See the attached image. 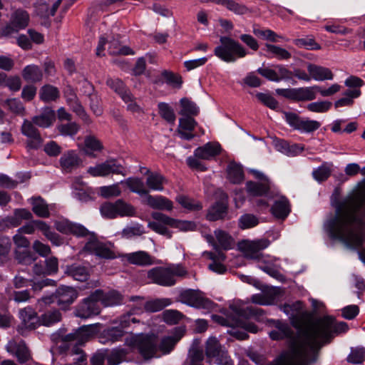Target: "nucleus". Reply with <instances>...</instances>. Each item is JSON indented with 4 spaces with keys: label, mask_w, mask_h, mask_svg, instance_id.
<instances>
[{
    "label": "nucleus",
    "mask_w": 365,
    "mask_h": 365,
    "mask_svg": "<svg viewBox=\"0 0 365 365\" xmlns=\"http://www.w3.org/2000/svg\"><path fill=\"white\" fill-rule=\"evenodd\" d=\"M180 301L185 304L197 309L210 310L213 309V302L203 296V293L199 290L187 289L180 294Z\"/></svg>",
    "instance_id": "obj_9"
},
{
    "label": "nucleus",
    "mask_w": 365,
    "mask_h": 365,
    "mask_svg": "<svg viewBox=\"0 0 365 365\" xmlns=\"http://www.w3.org/2000/svg\"><path fill=\"white\" fill-rule=\"evenodd\" d=\"M106 85L119 95L123 101L130 99V96L128 94L130 91L120 79L108 78L106 80Z\"/></svg>",
    "instance_id": "obj_30"
},
{
    "label": "nucleus",
    "mask_w": 365,
    "mask_h": 365,
    "mask_svg": "<svg viewBox=\"0 0 365 365\" xmlns=\"http://www.w3.org/2000/svg\"><path fill=\"white\" fill-rule=\"evenodd\" d=\"M62 319L61 313L58 310L48 311L41 317V322L42 324L49 327L58 322Z\"/></svg>",
    "instance_id": "obj_49"
},
{
    "label": "nucleus",
    "mask_w": 365,
    "mask_h": 365,
    "mask_svg": "<svg viewBox=\"0 0 365 365\" xmlns=\"http://www.w3.org/2000/svg\"><path fill=\"white\" fill-rule=\"evenodd\" d=\"M14 214V217L12 222L15 226L19 225L22 220H31L33 218L32 213L25 208L16 209Z\"/></svg>",
    "instance_id": "obj_60"
},
{
    "label": "nucleus",
    "mask_w": 365,
    "mask_h": 365,
    "mask_svg": "<svg viewBox=\"0 0 365 365\" xmlns=\"http://www.w3.org/2000/svg\"><path fill=\"white\" fill-rule=\"evenodd\" d=\"M105 307L114 306L121 304L123 296L117 291L112 290L106 294L101 290L99 302Z\"/></svg>",
    "instance_id": "obj_37"
},
{
    "label": "nucleus",
    "mask_w": 365,
    "mask_h": 365,
    "mask_svg": "<svg viewBox=\"0 0 365 365\" xmlns=\"http://www.w3.org/2000/svg\"><path fill=\"white\" fill-rule=\"evenodd\" d=\"M17 177L19 180H15L11 179L6 175L1 174L0 186L6 188L12 189L16 187L19 183L23 182L24 181V178L28 179L29 178L24 174H18Z\"/></svg>",
    "instance_id": "obj_51"
},
{
    "label": "nucleus",
    "mask_w": 365,
    "mask_h": 365,
    "mask_svg": "<svg viewBox=\"0 0 365 365\" xmlns=\"http://www.w3.org/2000/svg\"><path fill=\"white\" fill-rule=\"evenodd\" d=\"M123 257L130 264L138 266H150L155 264L154 258L144 251L128 253L123 255Z\"/></svg>",
    "instance_id": "obj_22"
},
{
    "label": "nucleus",
    "mask_w": 365,
    "mask_h": 365,
    "mask_svg": "<svg viewBox=\"0 0 365 365\" xmlns=\"http://www.w3.org/2000/svg\"><path fill=\"white\" fill-rule=\"evenodd\" d=\"M29 200L31 210L37 217L47 218L50 216L48 205L41 197H33Z\"/></svg>",
    "instance_id": "obj_28"
},
{
    "label": "nucleus",
    "mask_w": 365,
    "mask_h": 365,
    "mask_svg": "<svg viewBox=\"0 0 365 365\" xmlns=\"http://www.w3.org/2000/svg\"><path fill=\"white\" fill-rule=\"evenodd\" d=\"M46 222L39 220H33L21 227L17 231L21 234L32 235L37 229L42 232L45 230Z\"/></svg>",
    "instance_id": "obj_43"
},
{
    "label": "nucleus",
    "mask_w": 365,
    "mask_h": 365,
    "mask_svg": "<svg viewBox=\"0 0 365 365\" xmlns=\"http://www.w3.org/2000/svg\"><path fill=\"white\" fill-rule=\"evenodd\" d=\"M15 259L22 264H31L35 260L31 252L27 250H16Z\"/></svg>",
    "instance_id": "obj_61"
},
{
    "label": "nucleus",
    "mask_w": 365,
    "mask_h": 365,
    "mask_svg": "<svg viewBox=\"0 0 365 365\" xmlns=\"http://www.w3.org/2000/svg\"><path fill=\"white\" fill-rule=\"evenodd\" d=\"M103 150V143L94 135H87L84 139V153L91 158H96V153H100Z\"/></svg>",
    "instance_id": "obj_27"
},
{
    "label": "nucleus",
    "mask_w": 365,
    "mask_h": 365,
    "mask_svg": "<svg viewBox=\"0 0 365 365\" xmlns=\"http://www.w3.org/2000/svg\"><path fill=\"white\" fill-rule=\"evenodd\" d=\"M265 47L267 52L271 55L270 57H275L279 60H287L292 56L287 50L279 46L266 43Z\"/></svg>",
    "instance_id": "obj_42"
},
{
    "label": "nucleus",
    "mask_w": 365,
    "mask_h": 365,
    "mask_svg": "<svg viewBox=\"0 0 365 365\" xmlns=\"http://www.w3.org/2000/svg\"><path fill=\"white\" fill-rule=\"evenodd\" d=\"M101 290L97 289L89 297L85 298L76 308V317L87 319L100 314L99 297Z\"/></svg>",
    "instance_id": "obj_8"
},
{
    "label": "nucleus",
    "mask_w": 365,
    "mask_h": 365,
    "mask_svg": "<svg viewBox=\"0 0 365 365\" xmlns=\"http://www.w3.org/2000/svg\"><path fill=\"white\" fill-rule=\"evenodd\" d=\"M123 167L117 160L110 158L102 163L88 168L87 172L93 177H106L110 174H123Z\"/></svg>",
    "instance_id": "obj_12"
},
{
    "label": "nucleus",
    "mask_w": 365,
    "mask_h": 365,
    "mask_svg": "<svg viewBox=\"0 0 365 365\" xmlns=\"http://www.w3.org/2000/svg\"><path fill=\"white\" fill-rule=\"evenodd\" d=\"M6 349L14 355L20 364H24L32 359L31 351L23 340H10L6 346Z\"/></svg>",
    "instance_id": "obj_14"
},
{
    "label": "nucleus",
    "mask_w": 365,
    "mask_h": 365,
    "mask_svg": "<svg viewBox=\"0 0 365 365\" xmlns=\"http://www.w3.org/2000/svg\"><path fill=\"white\" fill-rule=\"evenodd\" d=\"M319 86H313L309 87H301L297 88L296 101H310L317 98V93L319 92Z\"/></svg>",
    "instance_id": "obj_31"
},
{
    "label": "nucleus",
    "mask_w": 365,
    "mask_h": 365,
    "mask_svg": "<svg viewBox=\"0 0 365 365\" xmlns=\"http://www.w3.org/2000/svg\"><path fill=\"white\" fill-rule=\"evenodd\" d=\"M22 76L28 82L36 83L42 80L43 73L38 66L29 65L23 69Z\"/></svg>",
    "instance_id": "obj_33"
},
{
    "label": "nucleus",
    "mask_w": 365,
    "mask_h": 365,
    "mask_svg": "<svg viewBox=\"0 0 365 365\" xmlns=\"http://www.w3.org/2000/svg\"><path fill=\"white\" fill-rule=\"evenodd\" d=\"M5 104L8 106L10 111L16 114L23 115L24 114L25 108L22 103L17 98H10L5 101Z\"/></svg>",
    "instance_id": "obj_62"
},
{
    "label": "nucleus",
    "mask_w": 365,
    "mask_h": 365,
    "mask_svg": "<svg viewBox=\"0 0 365 365\" xmlns=\"http://www.w3.org/2000/svg\"><path fill=\"white\" fill-rule=\"evenodd\" d=\"M158 107L160 116L167 122L173 124L176 118L173 109L166 103H159Z\"/></svg>",
    "instance_id": "obj_53"
},
{
    "label": "nucleus",
    "mask_w": 365,
    "mask_h": 365,
    "mask_svg": "<svg viewBox=\"0 0 365 365\" xmlns=\"http://www.w3.org/2000/svg\"><path fill=\"white\" fill-rule=\"evenodd\" d=\"M220 344L215 337H210L207 341L205 353L207 357H218L220 355Z\"/></svg>",
    "instance_id": "obj_50"
},
{
    "label": "nucleus",
    "mask_w": 365,
    "mask_h": 365,
    "mask_svg": "<svg viewBox=\"0 0 365 365\" xmlns=\"http://www.w3.org/2000/svg\"><path fill=\"white\" fill-rule=\"evenodd\" d=\"M246 188L247 192L253 196H262L266 195L269 189V182H256L253 181H248L246 183Z\"/></svg>",
    "instance_id": "obj_34"
},
{
    "label": "nucleus",
    "mask_w": 365,
    "mask_h": 365,
    "mask_svg": "<svg viewBox=\"0 0 365 365\" xmlns=\"http://www.w3.org/2000/svg\"><path fill=\"white\" fill-rule=\"evenodd\" d=\"M227 211V195L222 192L220 200L216 202L208 210L207 218L210 221L222 219Z\"/></svg>",
    "instance_id": "obj_19"
},
{
    "label": "nucleus",
    "mask_w": 365,
    "mask_h": 365,
    "mask_svg": "<svg viewBox=\"0 0 365 365\" xmlns=\"http://www.w3.org/2000/svg\"><path fill=\"white\" fill-rule=\"evenodd\" d=\"M220 6H225L227 10L237 15H244L250 11L245 5L239 4L235 0H222Z\"/></svg>",
    "instance_id": "obj_40"
},
{
    "label": "nucleus",
    "mask_w": 365,
    "mask_h": 365,
    "mask_svg": "<svg viewBox=\"0 0 365 365\" xmlns=\"http://www.w3.org/2000/svg\"><path fill=\"white\" fill-rule=\"evenodd\" d=\"M180 105L182 109L180 111V114L182 115H196L199 112V108L196 104L187 98H183L180 100Z\"/></svg>",
    "instance_id": "obj_48"
},
{
    "label": "nucleus",
    "mask_w": 365,
    "mask_h": 365,
    "mask_svg": "<svg viewBox=\"0 0 365 365\" xmlns=\"http://www.w3.org/2000/svg\"><path fill=\"white\" fill-rule=\"evenodd\" d=\"M188 359L189 365H203L202 364L204 359L203 351L197 347H192L189 350Z\"/></svg>",
    "instance_id": "obj_59"
},
{
    "label": "nucleus",
    "mask_w": 365,
    "mask_h": 365,
    "mask_svg": "<svg viewBox=\"0 0 365 365\" xmlns=\"http://www.w3.org/2000/svg\"><path fill=\"white\" fill-rule=\"evenodd\" d=\"M280 309L289 316L292 325L297 330V336L292 340L295 353L308 364L316 361L320 349L329 343L334 334L345 333L349 329L346 322H337L331 316L314 319L310 312L304 310L300 301L284 304Z\"/></svg>",
    "instance_id": "obj_1"
},
{
    "label": "nucleus",
    "mask_w": 365,
    "mask_h": 365,
    "mask_svg": "<svg viewBox=\"0 0 365 365\" xmlns=\"http://www.w3.org/2000/svg\"><path fill=\"white\" fill-rule=\"evenodd\" d=\"M365 360V349L364 348L352 349L347 357V361L351 364H357Z\"/></svg>",
    "instance_id": "obj_63"
},
{
    "label": "nucleus",
    "mask_w": 365,
    "mask_h": 365,
    "mask_svg": "<svg viewBox=\"0 0 365 365\" xmlns=\"http://www.w3.org/2000/svg\"><path fill=\"white\" fill-rule=\"evenodd\" d=\"M101 215L107 218L113 219L117 217L116 215V201L115 202H105L101 207Z\"/></svg>",
    "instance_id": "obj_64"
},
{
    "label": "nucleus",
    "mask_w": 365,
    "mask_h": 365,
    "mask_svg": "<svg viewBox=\"0 0 365 365\" xmlns=\"http://www.w3.org/2000/svg\"><path fill=\"white\" fill-rule=\"evenodd\" d=\"M258 223V218L252 214L242 215L239 219V227L243 230L255 227Z\"/></svg>",
    "instance_id": "obj_57"
},
{
    "label": "nucleus",
    "mask_w": 365,
    "mask_h": 365,
    "mask_svg": "<svg viewBox=\"0 0 365 365\" xmlns=\"http://www.w3.org/2000/svg\"><path fill=\"white\" fill-rule=\"evenodd\" d=\"M182 317L183 315L182 313L174 309L165 310L163 313V319L164 322L169 324H175L178 323Z\"/></svg>",
    "instance_id": "obj_58"
},
{
    "label": "nucleus",
    "mask_w": 365,
    "mask_h": 365,
    "mask_svg": "<svg viewBox=\"0 0 365 365\" xmlns=\"http://www.w3.org/2000/svg\"><path fill=\"white\" fill-rule=\"evenodd\" d=\"M91 329V326H83L72 333L66 334L65 329H60L51 334V339L58 345L61 353L66 354L73 345H82L87 341L92 335Z\"/></svg>",
    "instance_id": "obj_4"
},
{
    "label": "nucleus",
    "mask_w": 365,
    "mask_h": 365,
    "mask_svg": "<svg viewBox=\"0 0 365 365\" xmlns=\"http://www.w3.org/2000/svg\"><path fill=\"white\" fill-rule=\"evenodd\" d=\"M221 150V146L218 143L209 142L203 146L197 148L194 151V154L195 157L200 159L210 160L218 155Z\"/></svg>",
    "instance_id": "obj_21"
},
{
    "label": "nucleus",
    "mask_w": 365,
    "mask_h": 365,
    "mask_svg": "<svg viewBox=\"0 0 365 365\" xmlns=\"http://www.w3.org/2000/svg\"><path fill=\"white\" fill-rule=\"evenodd\" d=\"M125 344L138 350L144 359L155 357L158 349V339L155 334H138L126 338Z\"/></svg>",
    "instance_id": "obj_6"
},
{
    "label": "nucleus",
    "mask_w": 365,
    "mask_h": 365,
    "mask_svg": "<svg viewBox=\"0 0 365 365\" xmlns=\"http://www.w3.org/2000/svg\"><path fill=\"white\" fill-rule=\"evenodd\" d=\"M143 202L155 210L170 211L173 208V202L162 195H151L148 193Z\"/></svg>",
    "instance_id": "obj_20"
},
{
    "label": "nucleus",
    "mask_w": 365,
    "mask_h": 365,
    "mask_svg": "<svg viewBox=\"0 0 365 365\" xmlns=\"http://www.w3.org/2000/svg\"><path fill=\"white\" fill-rule=\"evenodd\" d=\"M11 242L9 237H0V264H4L9 259Z\"/></svg>",
    "instance_id": "obj_55"
},
{
    "label": "nucleus",
    "mask_w": 365,
    "mask_h": 365,
    "mask_svg": "<svg viewBox=\"0 0 365 365\" xmlns=\"http://www.w3.org/2000/svg\"><path fill=\"white\" fill-rule=\"evenodd\" d=\"M20 318L26 328L35 329L37 322V314L31 307H26L19 312Z\"/></svg>",
    "instance_id": "obj_36"
},
{
    "label": "nucleus",
    "mask_w": 365,
    "mask_h": 365,
    "mask_svg": "<svg viewBox=\"0 0 365 365\" xmlns=\"http://www.w3.org/2000/svg\"><path fill=\"white\" fill-rule=\"evenodd\" d=\"M269 245L267 239L257 240H243L239 243V248L247 259L259 260L262 256V251Z\"/></svg>",
    "instance_id": "obj_11"
},
{
    "label": "nucleus",
    "mask_w": 365,
    "mask_h": 365,
    "mask_svg": "<svg viewBox=\"0 0 365 365\" xmlns=\"http://www.w3.org/2000/svg\"><path fill=\"white\" fill-rule=\"evenodd\" d=\"M361 173L365 175V167ZM361 208L365 215V190L357 198L350 197L338 204L335 215L324 224L325 232L347 248L361 247L365 242V223L357 215Z\"/></svg>",
    "instance_id": "obj_2"
},
{
    "label": "nucleus",
    "mask_w": 365,
    "mask_h": 365,
    "mask_svg": "<svg viewBox=\"0 0 365 365\" xmlns=\"http://www.w3.org/2000/svg\"><path fill=\"white\" fill-rule=\"evenodd\" d=\"M125 185L133 192L137 193L139 195H147L148 190L145 188L144 183L140 178H129L125 182Z\"/></svg>",
    "instance_id": "obj_41"
},
{
    "label": "nucleus",
    "mask_w": 365,
    "mask_h": 365,
    "mask_svg": "<svg viewBox=\"0 0 365 365\" xmlns=\"http://www.w3.org/2000/svg\"><path fill=\"white\" fill-rule=\"evenodd\" d=\"M64 272L68 276L79 282H86L90 277L88 268L77 264L66 266Z\"/></svg>",
    "instance_id": "obj_26"
},
{
    "label": "nucleus",
    "mask_w": 365,
    "mask_h": 365,
    "mask_svg": "<svg viewBox=\"0 0 365 365\" xmlns=\"http://www.w3.org/2000/svg\"><path fill=\"white\" fill-rule=\"evenodd\" d=\"M284 115L289 126L301 133H312L319 129L321 125L319 121L302 118L295 113L284 112Z\"/></svg>",
    "instance_id": "obj_10"
},
{
    "label": "nucleus",
    "mask_w": 365,
    "mask_h": 365,
    "mask_svg": "<svg viewBox=\"0 0 365 365\" xmlns=\"http://www.w3.org/2000/svg\"><path fill=\"white\" fill-rule=\"evenodd\" d=\"M31 120H24L21 128V133L26 136V147L29 149H38L42 143L43 139L38 130Z\"/></svg>",
    "instance_id": "obj_13"
},
{
    "label": "nucleus",
    "mask_w": 365,
    "mask_h": 365,
    "mask_svg": "<svg viewBox=\"0 0 365 365\" xmlns=\"http://www.w3.org/2000/svg\"><path fill=\"white\" fill-rule=\"evenodd\" d=\"M59 163L62 171L68 173L77 169L82 160L76 151L68 150L61 156Z\"/></svg>",
    "instance_id": "obj_18"
},
{
    "label": "nucleus",
    "mask_w": 365,
    "mask_h": 365,
    "mask_svg": "<svg viewBox=\"0 0 365 365\" xmlns=\"http://www.w3.org/2000/svg\"><path fill=\"white\" fill-rule=\"evenodd\" d=\"M184 334L185 329L183 327L175 328L173 335L163 338L160 344H158V347L164 353H169L177 342L182 337Z\"/></svg>",
    "instance_id": "obj_24"
},
{
    "label": "nucleus",
    "mask_w": 365,
    "mask_h": 365,
    "mask_svg": "<svg viewBox=\"0 0 365 365\" xmlns=\"http://www.w3.org/2000/svg\"><path fill=\"white\" fill-rule=\"evenodd\" d=\"M56 229L65 235H73L77 237H88L83 250L93 254L101 258L113 259L117 257L110 242L100 241L96 235L90 232L83 225L73 222L68 220H62L55 222Z\"/></svg>",
    "instance_id": "obj_3"
},
{
    "label": "nucleus",
    "mask_w": 365,
    "mask_h": 365,
    "mask_svg": "<svg viewBox=\"0 0 365 365\" xmlns=\"http://www.w3.org/2000/svg\"><path fill=\"white\" fill-rule=\"evenodd\" d=\"M29 21V14L24 10H17L12 16L11 25L6 26L2 31V34L9 36L19 29H24L28 26Z\"/></svg>",
    "instance_id": "obj_17"
},
{
    "label": "nucleus",
    "mask_w": 365,
    "mask_h": 365,
    "mask_svg": "<svg viewBox=\"0 0 365 365\" xmlns=\"http://www.w3.org/2000/svg\"><path fill=\"white\" fill-rule=\"evenodd\" d=\"M187 275V269L180 264L156 267L149 269L147 273V277L151 282L163 287L174 286L178 277H185Z\"/></svg>",
    "instance_id": "obj_5"
},
{
    "label": "nucleus",
    "mask_w": 365,
    "mask_h": 365,
    "mask_svg": "<svg viewBox=\"0 0 365 365\" xmlns=\"http://www.w3.org/2000/svg\"><path fill=\"white\" fill-rule=\"evenodd\" d=\"M60 97L58 88L47 84L42 86L39 91V98L45 103L56 101Z\"/></svg>",
    "instance_id": "obj_35"
},
{
    "label": "nucleus",
    "mask_w": 365,
    "mask_h": 365,
    "mask_svg": "<svg viewBox=\"0 0 365 365\" xmlns=\"http://www.w3.org/2000/svg\"><path fill=\"white\" fill-rule=\"evenodd\" d=\"M272 215L279 219H285L290 212V206L289 201L284 197H281L275 200L271 208Z\"/></svg>",
    "instance_id": "obj_29"
},
{
    "label": "nucleus",
    "mask_w": 365,
    "mask_h": 365,
    "mask_svg": "<svg viewBox=\"0 0 365 365\" xmlns=\"http://www.w3.org/2000/svg\"><path fill=\"white\" fill-rule=\"evenodd\" d=\"M56 120L55 111L51 108L46 107L43 112L38 115H35L31 118V121L40 128H49Z\"/></svg>",
    "instance_id": "obj_25"
},
{
    "label": "nucleus",
    "mask_w": 365,
    "mask_h": 365,
    "mask_svg": "<svg viewBox=\"0 0 365 365\" xmlns=\"http://www.w3.org/2000/svg\"><path fill=\"white\" fill-rule=\"evenodd\" d=\"M227 172L228 178L232 183H240L243 180V170L240 165L235 162L229 163Z\"/></svg>",
    "instance_id": "obj_38"
},
{
    "label": "nucleus",
    "mask_w": 365,
    "mask_h": 365,
    "mask_svg": "<svg viewBox=\"0 0 365 365\" xmlns=\"http://www.w3.org/2000/svg\"><path fill=\"white\" fill-rule=\"evenodd\" d=\"M294 45L299 48H305L309 50H319L321 46L315 41L313 38L307 37L303 38H297L293 41Z\"/></svg>",
    "instance_id": "obj_56"
},
{
    "label": "nucleus",
    "mask_w": 365,
    "mask_h": 365,
    "mask_svg": "<svg viewBox=\"0 0 365 365\" xmlns=\"http://www.w3.org/2000/svg\"><path fill=\"white\" fill-rule=\"evenodd\" d=\"M108 51L110 55H133L134 52L126 46H121L119 41L115 38L108 42Z\"/></svg>",
    "instance_id": "obj_39"
},
{
    "label": "nucleus",
    "mask_w": 365,
    "mask_h": 365,
    "mask_svg": "<svg viewBox=\"0 0 365 365\" xmlns=\"http://www.w3.org/2000/svg\"><path fill=\"white\" fill-rule=\"evenodd\" d=\"M332 164L324 163L322 165L314 170L312 175L318 182H323L330 176Z\"/></svg>",
    "instance_id": "obj_45"
},
{
    "label": "nucleus",
    "mask_w": 365,
    "mask_h": 365,
    "mask_svg": "<svg viewBox=\"0 0 365 365\" xmlns=\"http://www.w3.org/2000/svg\"><path fill=\"white\" fill-rule=\"evenodd\" d=\"M220 45L215 47V55L222 61L227 63H233L237 58H243L247 54L246 49L235 40L227 37L221 36Z\"/></svg>",
    "instance_id": "obj_7"
},
{
    "label": "nucleus",
    "mask_w": 365,
    "mask_h": 365,
    "mask_svg": "<svg viewBox=\"0 0 365 365\" xmlns=\"http://www.w3.org/2000/svg\"><path fill=\"white\" fill-rule=\"evenodd\" d=\"M148 176L146 179V185L150 190L162 191L164 189L163 185L167 182L164 176L158 173L147 171Z\"/></svg>",
    "instance_id": "obj_32"
},
{
    "label": "nucleus",
    "mask_w": 365,
    "mask_h": 365,
    "mask_svg": "<svg viewBox=\"0 0 365 365\" xmlns=\"http://www.w3.org/2000/svg\"><path fill=\"white\" fill-rule=\"evenodd\" d=\"M170 304L169 299H158L153 301H148L143 303V307L147 312H157L163 309Z\"/></svg>",
    "instance_id": "obj_44"
},
{
    "label": "nucleus",
    "mask_w": 365,
    "mask_h": 365,
    "mask_svg": "<svg viewBox=\"0 0 365 365\" xmlns=\"http://www.w3.org/2000/svg\"><path fill=\"white\" fill-rule=\"evenodd\" d=\"M78 295L76 289L64 285L59 287L54 293L56 304L62 308H66L73 303Z\"/></svg>",
    "instance_id": "obj_16"
},
{
    "label": "nucleus",
    "mask_w": 365,
    "mask_h": 365,
    "mask_svg": "<svg viewBox=\"0 0 365 365\" xmlns=\"http://www.w3.org/2000/svg\"><path fill=\"white\" fill-rule=\"evenodd\" d=\"M128 352L124 349H113L108 356L107 361L108 365H118L125 360Z\"/></svg>",
    "instance_id": "obj_52"
},
{
    "label": "nucleus",
    "mask_w": 365,
    "mask_h": 365,
    "mask_svg": "<svg viewBox=\"0 0 365 365\" xmlns=\"http://www.w3.org/2000/svg\"><path fill=\"white\" fill-rule=\"evenodd\" d=\"M176 201L184 208L192 211L202 209V205L185 195H179L176 197Z\"/></svg>",
    "instance_id": "obj_54"
},
{
    "label": "nucleus",
    "mask_w": 365,
    "mask_h": 365,
    "mask_svg": "<svg viewBox=\"0 0 365 365\" xmlns=\"http://www.w3.org/2000/svg\"><path fill=\"white\" fill-rule=\"evenodd\" d=\"M59 133L63 136L73 137L80 130V125L76 122H68L67 123H61L56 127Z\"/></svg>",
    "instance_id": "obj_46"
},
{
    "label": "nucleus",
    "mask_w": 365,
    "mask_h": 365,
    "mask_svg": "<svg viewBox=\"0 0 365 365\" xmlns=\"http://www.w3.org/2000/svg\"><path fill=\"white\" fill-rule=\"evenodd\" d=\"M116 215L120 217H133L135 215V207L122 200H116Z\"/></svg>",
    "instance_id": "obj_47"
},
{
    "label": "nucleus",
    "mask_w": 365,
    "mask_h": 365,
    "mask_svg": "<svg viewBox=\"0 0 365 365\" xmlns=\"http://www.w3.org/2000/svg\"><path fill=\"white\" fill-rule=\"evenodd\" d=\"M217 242L215 241V238L211 235L205 236L207 241L211 244L215 250H218L220 248L227 250H230L234 245V240L232 236L227 232L222 230H215L214 232Z\"/></svg>",
    "instance_id": "obj_15"
},
{
    "label": "nucleus",
    "mask_w": 365,
    "mask_h": 365,
    "mask_svg": "<svg viewBox=\"0 0 365 365\" xmlns=\"http://www.w3.org/2000/svg\"><path fill=\"white\" fill-rule=\"evenodd\" d=\"M307 71L311 75V79L317 81H324L334 78V73L329 68L317 64L309 63L307 65Z\"/></svg>",
    "instance_id": "obj_23"
}]
</instances>
